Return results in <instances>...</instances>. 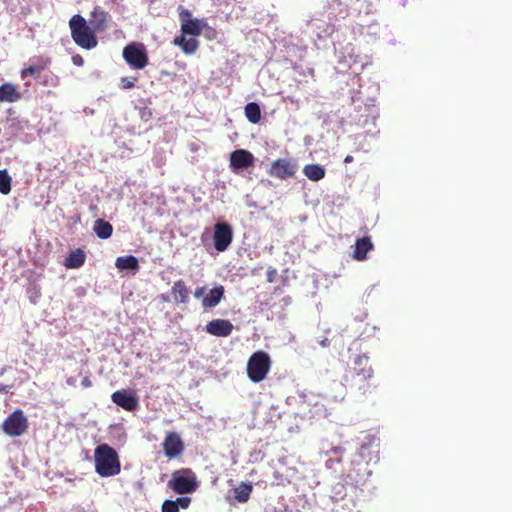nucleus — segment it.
Instances as JSON below:
<instances>
[{"label":"nucleus","mask_w":512,"mask_h":512,"mask_svg":"<svg viewBox=\"0 0 512 512\" xmlns=\"http://www.w3.org/2000/svg\"><path fill=\"white\" fill-rule=\"evenodd\" d=\"M373 378L374 371L369 364V358L364 354L355 357L353 366L348 369L344 376V382L345 386L352 392L366 395L376 387Z\"/></svg>","instance_id":"nucleus-1"},{"label":"nucleus","mask_w":512,"mask_h":512,"mask_svg":"<svg viewBox=\"0 0 512 512\" xmlns=\"http://www.w3.org/2000/svg\"><path fill=\"white\" fill-rule=\"evenodd\" d=\"M245 116L252 124H257L261 119V109L255 102L246 104L244 108Z\"/></svg>","instance_id":"nucleus-27"},{"label":"nucleus","mask_w":512,"mask_h":512,"mask_svg":"<svg viewBox=\"0 0 512 512\" xmlns=\"http://www.w3.org/2000/svg\"><path fill=\"white\" fill-rule=\"evenodd\" d=\"M271 364V358L268 353L262 350L254 352L247 362L248 378L254 383L263 381L271 369Z\"/></svg>","instance_id":"nucleus-4"},{"label":"nucleus","mask_w":512,"mask_h":512,"mask_svg":"<svg viewBox=\"0 0 512 512\" xmlns=\"http://www.w3.org/2000/svg\"><path fill=\"white\" fill-rule=\"evenodd\" d=\"M41 83L44 85L57 86L59 84V78L51 71H46L41 76Z\"/></svg>","instance_id":"nucleus-29"},{"label":"nucleus","mask_w":512,"mask_h":512,"mask_svg":"<svg viewBox=\"0 0 512 512\" xmlns=\"http://www.w3.org/2000/svg\"><path fill=\"white\" fill-rule=\"evenodd\" d=\"M86 260L85 252L78 248L69 253L66 257L64 265L68 269H78L84 265Z\"/></svg>","instance_id":"nucleus-21"},{"label":"nucleus","mask_w":512,"mask_h":512,"mask_svg":"<svg viewBox=\"0 0 512 512\" xmlns=\"http://www.w3.org/2000/svg\"><path fill=\"white\" fill-rule=\"evenodd\" d=\"M12 179L6 169L0 170V193L8 195L11 192Z\"/></svg>","instance_id":"nucleus-28"},{"label":"nucleus","mask_w":512,"mask_h":512,"mask_svg":"<svg viewBox=\"0 0 512 512\" xmlns=\"http://www.w3.org/2000/svg\"><path fill=\"white\" fill-rule=\"evenodd\" d=\"M116 267L121 270H137L139 268L138 260L133 255L118 257L115 263Z\"/></svg>","instance_id":"nucleus-26"},{"label":"nucleus","mask_w":512,"mask_h":512,"mask_svg":"<svg viewBox=\"0 0 512 512\" xmlns=\"http://www.w3.org/2000/svg\"><path fill=\"white\" fill-rule=\"evenodd\" d=\"M72 60H73V63H74L75 65L80 66V65H82V64H83V59H82V57H81L80 55H75V56H73Z\"/></svg>","instance_id":"nucleus-36"},{"label":"nucleus","mask_w":512,"mask_h":512,"mask_svg":"<svg viewBox=\"0 0 512 512\" xmlns=\"http://www.w3.org/2000/svg\"><path fill=\"white\" fill-rule=\"evenodd\" d=\"M173 44L180 47L185 54H193L199 47V42L195 38L186 39L184 34L177 36Z\"/></svg>","instance_id":"nucleus-22"},{"label":"nucleus","mask_w":512,"mask_h":512,"mask_svg":"<svg viewBox=\"0 0 512 512\" xmlns=\"http://www.w3.org/2000/svg\"><path fill=\"white\" fill-rule=\"evenodd\" d=\"M233 241V228L227 222H218L214 225L213 242L218 252H224Z\"/></svg>","instance_id":"nucleus-10"},{"label":"nucleus","mask_w":512,"mask_h":512,"mask_svg":"<svg viewBox=\"0 0 512 512\" xmlns=\"http://www.w3.org/2000/svg\"><path fill=\"white\" fill-rule=\"evenodd\" d=\"M136 81H137V78L122 77L121 78V87L123 89H131L135 86Z\"/></svg>","instance_id":"nucleus-31"},{"label":"nucleus","mask_w":512,"mask_h":512,"mask_svg":"<svg viewBox=\"0 0 512 512\" xmlns=\"http://www.w3.org/2000/svg\"><path fill=\"white\" fill-rule=\"evenodd\" d=\"M71 37L74 42L81 48L90 50L97 46L98 39L96 31L89 26L86 19L76 14L69 20Z\"/></svg>","instance_id":"nucleus-3"},{"label":"nucleus","mask_w":512,"mask_h":512,"mask_svg":"<svg viewBox=\"0 0 512 512\" xmlns=\"http://www.w3.org/2000/svg\"><path fill=\"white\" fill-rule=\"evenodd\" d=\"M189 293L190 291L182 279L175 281L171 288V295L176 304L188 303Z\"/></svg>","instance_id":"nucleus-17"},{"label":"nucleus","mask_w":512,"mask_h":512,"mask_svg":"<svg viewBox=\"0 0 512 512\" xmlns=\"http://www.w3.org/2000/svg\"><path fill=\"white\" fill-rule=\"evenodd\" d=\"M373 249V244L369 237H363L356 240L353 258L358 261L366 259L367 253Z\"/></svg>","instance_id":"nucleus-20"},{"label":"nucleus","mask_w":512,"mask_h":512,"mask_svg":"<svg viewBox=\"0 0 512 512\" xmlns=\"http://www.w3.org/2000/svg\"><path fill=\"white\" fill-rule=\"evenodd\" d=\"M51 60L49 58H40L36 63L29 65L26 68H23L20 72V76L22 79H25L28 76H32L35 79H40L42 76V72L50 65Z\"/></svg>","instance_id":"nucleus-16"},{"label":"nucleus","mask_w":512,"mask_h":512,"mask_svg":"<svg viewBox=\"0 0 512 512\" xmlns=\"http://www.w3.org/2000/svg\"><path fill=\"white\" fill-rule=\"evenodd\" d=\"M304 175L311 181L317 182L325 177V169L319 164H308L303 168Z\"/></svg>","instance_id":"nucleus-23"},{"label":"nucleus","mask_w":512,"mask_h":512,"mask_svg":"<svg viewBox=\"0 0 512 512\" xmlns=\"http://www.w3.org/2000/svg\"><path fill=\"white\" fill-rule=\"evenodd\" d=\"M123 58L133 69L142 70L149 62L145 46L142 43L132 42L123 49Z\"/></svg>","instance_id":"nucleus-6"},{"label":"nucleus","mask_w":512,"mask_h":512,"mask_svg":"<svg viewBox=\"0 0 512 512\" xmlns=\"http://www.w3.org/2000/svg\"><path fill=\"white\" fill-rule=\"evenodd\" d=\"M162 512H179L177 504L173 500H165L161 508Z\"/></svg>","instance_id":"nucleus-30"},{"label":"nucleus","mask_w":512,"mask_h":512,"mask_svg":"<svg viewBox=\"0 0 512 512\" xmlns=\"http://www.w3.org/2000/svg\"><path fill=\"white\" fill-rule=\"evenodd\" d=\"M224 292L225 289L222 285L214 287L205 297H203L202 306L204 308H213L217 306L221 302Z\"/></svg>","instance_id":"nucleus-19"},{"label":"nucleus","mask_w":512,"mask_h":512,"mask_svg":"<svg viewBox=\"0 0 512 512\" xmlns=\"http://www.w3.org/2000/svg\"><path fill=\"white\" fill-rule=\"evenodd\" d=\"M141 119L144 121H148L152 118V111L151 109L145 107L140 112Z\"/></svg>","instance_id":"nucleus-33"},{"label":"nucleus","mask_w":512,"mask_h":512,"mask_svg":"<svg viewBox=\"0 0 512 512\" xmlns=\"http://www.w3.org/2000/svg\"><path fill=\"white\" fill-rule=\"evenodd\" d=\"M162 448L167 458L174 459L182 455L185 445L178 433L168 432L163 440Z\"/></svg>","instance_id":"nucleus-12"},{"label":"nucleus","mask_w":512,"mask_h":512,"mask_svg":"<svg viewBox=\"0 0 512 512\" xmlns=\"http://www.w3.org/2000/svg\"><path fill=\"white\" fill-rule=\"evenodd\" d=\"M111 400L122 409L132 412L139 407V398L134 390L121 389L112 393Z\"/></svg>","instance_id":"nucleus-11"},{"label":"nucleus","mask_w":512,"mask_h":512,"mask_svg":"<svg viewBox=\"0 0 512 512\" xmlns=\"http://www.w3.org/2000/svg\"><path fill=\"white\" fill-rule=\"evenodd\" d=\"M205 287H197L194 291L195 298H201L204 295Z\"/></svg>","instance_id":"nucleus-35"},{"label":"nucleus","mask_w":512,"mask_h":512,"mask_svg":"<svg viewBox=\"0 0 512 512\" xmlns=\"http://www.w3.org/2000/svg\"><path fill=\"white\" fill-rule=\"evenodd\" d=\"M177 504V508H183L186 509L189 507L191 503V498L189 497H179L174 501Z\"/></svg>","instance_id":"nucleus-32"},{"label":"nucleus","mask_w":512,"mask_h":512,"mask_svg":"<svg viewBox=\"0 0 512 512\" xmlns=\"http://www.w3.org/2000/svg\"><path fill=\"white\" fill-rule=\"evenodd\" d=\"M93 231L100 239H108L113 233V227L109 222L97 219L94 222Z\"/></svg>","instance_id":"nucleus-24"},{"label":"nucleus","mask_w":512,"mask_h":512,"mask_svg":"<svg viewBox=\"0 0 512 512\" xmlns=\"http://www.w3.org/2000/svg\"><path fill=\"white\" fill-rule=\"evenodd\" d=\"M254 156L245 149H237L230 154V167L234 170L247 169L254 165Z\"/></svg>","instance_id":"nucleus-13"},{"label":"nucleus","mask_w":512,"mask_h":512,"mask_svg":"<svg viewBox=\"0 0 512 512\" xmlns=\"http://www.w3.org/2000/svg\"><path fill=\"white\" fill-rule=\"evenodd\" d=\"M168 487L177 494L193 493L198 488L195 472L190 468H181L172 473Z\"/></svg>","instance_id":"nucleus-5"},{"label":"nucleus","mask_w":512,"mask_h":512,"mask_svg":"<svg viewBox=\"0 0 512 512\" xmlns=\"http://www.w3.org/2000/svg\"><path fill=\"white\" fill-rule=\"evenodd\" d=\"M110 15L102 7L96 6L90 13L89 23L96 32H103L108 29Z\"/></svg>","instance_id":"nucleus-15"},{"label":"nucleus","mask_w":512,"mask_h":512,"mask_svg":"<svg viewBox=\"0 0 512 512\" xmlns=\"http://www.w3.org/2000/svg\"><path fill=\"white\" fill-rule=\"evenodd\" d=\"M81 385L84 387V388H90L92 386V381L90 379L89 376H85L82 381H81Z\"/></svg>","instance_id":"nucleus-34"},{"label":"nucleus","mask_w":512,"mask_h":512,"mask_svg":"<svg viewBox=\"0 0 512 512\" xmlns=\"http://www.w3.org/2000/svg\"><path fill=\"white\" fill-rule=\"evenodd\" d=\"M28 427V419L21 409L14 410L1 425L2 431L10 437H18L25 434Z\"/></svg>","instance_id":"nucleus-7"},{"label":"nucleus","mask_w":512,"mask_h":512,"mask_svg":"<svg viewBox=\"0 0 512 512\" xmlns=\"http://www.w3.org/2000/svg\"><path fill=\"white\" fill-rule=\"evenodd\" d=\"M233 324L227 319H214L205 326V331L216 337H228L233 331Z\"/></svg>","instance_id":"nucleus-14"},{"label":"nucleus","mask_w":512,"mask_h":512,"mask_svg":"<svg viewBox=\"0 0 512 512\" xmlns=\"http://www.w3.org/2000/svg\"><path fill=\"white\" fill-rule=\"evenodd\" d=\"M179 19L181 22V32L184 35L197 37L201 35L203 28L207 23L201 19H193L190 10L179 7Z\"/></svg>","instance_id":"nucleus-9"},{"label":"nucleus","mask_w":512,"mask_h":512,"mask_svg":"<svg viewBox=\"0 0 512 512\" xmlns=\"http://www.w3.org/2000/svg\"><path fill=\"white\" fill-rule=\"evenodd\" d=\"M67 384H73V381L68 380Z\"/></svg>","instance_id":"nucleus-38"},{"label":"nucleus","mask_w":512,"mask_h":512,"mask_svg":"<svg viewBox=\"0 0 512 512\" xmlns=\"http://www.w3.org/2000/svg\"><path fill=\"white\" fill-rule=\"evenodd\" d=\"M353 160H354L353 156H351V155H347V156L344 158V163H351Z\"/></svg>","instance_id":"nucleus-37"},{"label":"nucleus","mask_w":512,"mask_h":512,"mask_svg":"<svg viewBox=\"0 0 512 512\" xmlns=\"http://www.w3.org/2000/svg\"><path fill=\"white\" fill-rule=\"evenodd\" d=\"M95 470L101 477H112L120 473L118 454L108 444H101L94 451Z\"/></svg>","instance_id":"nucleus-2"},{"label":"nucleus","mask_w":512,"mask_h":512,"mask_svg":"<svg viewBox=\"0 0 512 512\" xmlns=\"http://www.w3.org/2000/svg\"><path fill=\"white\" fill-rule=\"evenodd\" d=\"M22 94L12 83L0 85V102L14 103L21 99Z\"/></svg>","instance_id":"nucleus-18"},{"label":"nucleus","mask_w":512,"mask_h":512,"mask_svg":"<svg viewBox=\"0 0 512 512\" xmlns=\"http://www.w3.org/2000/svg\"><path fill=\"white\" fill-rule=\"evenodd\" d=\"M67 384H73V381L68 380Z\"/></svg>","instance_id":"nucleus-39"},{"label":"nucleus","mask_w":512,"mask_h":512,"mask_svg":"<svg viewBox=\"0 0 512 512\" xmlns=\"http://www.w3.org/2000/svg\"><path fill=\"white\" fill-rule=\"evenodd\" d=\"M298 169L297 161L292 158H279L272 162L268 174L286 180L295 176Z\"/></svg>","instance_id":"nucleus-8"},{"label":"nucleus","mask_w":512,"mask_h":512,"mask_svg":"<svg viewBox=\"0 0 512 512\" xmlns=\"http://www.w3.org/2000/svg\"><path fill=\"white\" fill-rule=\"evenodd\" d=\"M252 491L253 485L251 483L242 482L234 489V498L239 503H246L250 499Z\"/></svg>","instance_id":"nucleus-25"}]
</instances>
